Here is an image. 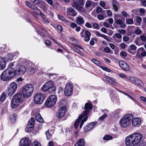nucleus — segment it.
Listing matches in <instances>:
<instances>
[{"label":"nucleus","instance_id":"f257e3e1","mask_svg":"<svg viewBox=\"0 0 146 146\" xmlns=\"http://www.w3.org/2000/svg\"><path fill=\"white\" fill-rule=\"evenodd\" d=\"M143 136L139 133H135L127 137L125 139V144L127 146H134L138 145L141 141Z\"/></svg>","mask_w":146,"mask_h":146},{"label":"nucleus","instance_id":"f03ea898","mask_svg":"<svg viewBox=\"0 0 146 146\" xmlns=\"http://www.w3.org/2000/svg\"><path fill=\"white\" fill-rule=\"evenodd\" d=\"M17 66V63L15 62H11L9 65V68L4 71L1 75V79L3 81L9 80L12 79L14 76L15 74L13 72L14 68L12 67Z\"/></svg>","mask_w":146,"mask_h":146},{"label":"nucleus","instance_id":"7ed1b4c3","mask_svg":"<svg viewBox=\"0 0 146 146\" xmlns=\"http://www.w3.org/2000/svg\"><path fill=\"white\" fill-rule=\"evenodd\" d=\"M92 108V104L90 102H87L85 104L84 107V109L85 110L82 113V115L84 118L82 119L81 122L80 128H81L84 122L87 120L88 116L87 115L89 114L90 110Z\"/></svg>","mask_w":146,"mask_h":146},{"label":"nucleus","instance_id":"20e7f679","mask_svg":"<svg viewBox=\"0 0 146 146\" xmlns=\"http://www.w3.org/2000/svg\"><path fill=\"white\" fill-rule=\"evenodd\" d=\"M133 115L128 114L125 115L119 121L121 126L122 127H126L129 126L131 124V120L132 119Z\"/></svg>","mask_w":146,"mask_h":146},{"label":"nucleus","instance_id":"39448f33","mask_svg":"<svg viewBox=\"0 0 146 146\" xmlns=\"http://www.w3.org/2000/svg\"><path fill=\"white\" fill-rule=\"evenodd\" d=\"M23 100V96L21 94H15L13 96L11 102V108H16L19 105V104Z\"/></svg>","mask_w":146,"mask_h":146},{"label":"nucleus","instance_id":"423d86ee","mask_svg":"<svg viewBox=\"0 0 146 146\" xmlns=\"http://www.w3.org/2000/svg\"><path fill=\"white\" fill-rule=\"evenodd\" d=\"M34 90L33 86L31 84H28L25 85L22 90V94L23 98H27L30 96Z\"/></svg>","mask_w":146,"mask_h":146},{"label":"nucleus","instance_id":"0eeeda50","mask_svg":"<svg viewBox=\"0 0 146 146\" xmlns=\"http://www.w3.org/2000/svg\"><path fill=\"white\" fill-rule=\"evenodd\" d=\"M41 89L44 92L48 91L50 93H54L56 90V88L54 85L53 82L50 80L45 83Z\"/></svg>","mask_w":146,"mask_h":146},{"label":"nucleus","instance_id":"6e6552de","mask_svg":"<svg viewBox=\"0 0 146 146\" xmlns=\"http://www.w3.org/2000/svg\"><path fill=\"white\" fill-rule=\"evenodd\" d=\"M17 63V66L12 67L14 68V71H13L15 74V76L16 75H22L25 74L27 71L26 68L24 65L20 66V64L18 62H15Z\"/></svg>","mask_w":146,"mask_h":146},{"label":"nucleus","instance_id":"1a4fd4ad","mask_svg":"<svg viewBox=\"0 0 146 146\" xmlns=\"http://www.w3.org/2000/svg\"><path fill=\"white\" fill-rule=\"evenodd\" d=\"M57 100L56 96L54 95L50 96L45 102V105L48 108H51L55 105Z\"/></svg>","mask_w":146,"mask_h":146},{"label":"nucleus","instance_id":"9d476101","mask_svg":"<svg viewBox=\"0 0 146 146\" xmlns=\"http://www.w3.org/2000/svg\"><path fill=\"white\" fill-rule=\"evenodd\" d=\"M17 88V84L15 82H12L8 87L7 92L9 96L12 95L15 92Z\"/></svg>","mask_w":146,"mask_h":146},{"label":"nucleus","instance_id":"9b49d317","mask_svg":"<svg viewBox=\"0 0 146 146\" xmlns=\"http://www.w3.org/2000/svg\"><path fill=\"white\" fill-rule=\"evenodd\" d=\"M44 99V95L41 93L36 94L34 97L35 102L37 104H40L42 103Z\"/></svg>","mask_w":146,"mask_h":146},{"label":"nucleus","instance_id":"f8f14e48","mask_svg":"<svg viewBox=\"0 0 146 146\" xmlns=\"http://www.w3.org/2000/svg\"><path fill=\"white\" fill-rule=\"evenodd\" d=\"M73 87L70 84L68 83L66 86L64 93L66 96H70L72 93Z\"/></svg>","mask_w":146,"mask_h":146},{"label":"nucleus","instance_id":"ddd939ff","mask_svg":"<svg viewBox=\"0 0 146 146\" xmlns=\"http://www.w3.org/2000/svg\"><path fill=\"white\" fill-rule=\"evenodd\" d=\"M80 35L82 37H85L84 38V40L85 41L88 42L90 39V36L91 35L90 33L88 30H86L84 29H82L80 33Z\"/></svg>","mask_w":146,"mask_h":146},{"label":"nucleus","instance_id":"4468645a","mask_svg":"<svg viewBox=\"0 0 146 146\" xmlns=\"http://www.w3.org/2000/svg\"><path fill=\"white\" fill-rule=\"evenodd\" d=\"M66 109V108L65 106H63L60 108L57 111L56 113L57 117L59 118L62 117L65 113Z\"/></svg>","mask_w":146,"mask_h":146},{"label":"nucleus","instance_id":"2eb2a0df","mask_svg":"<svg viewBox=\"0 0 146 146\" xmlns=\"http://www.w3.org/2000/svg\"><path fill=\"white\" fill-rule=\"evenodd\" d=\"M35 122V119L33 118H31L30 120L27 123L25 129V131L27 132H29L33 129V127L34 125Z\"/></svg>","mask_w":146,"mask_h":146},{"label":"nucleus","instance_id":"dca6fc26","mask_svg":"<svg viewBox=\"0 0 146 146\" xmlns=\"http://www.w3.org/2000/svg\"><path fill=\"white\" fill-rule=\"evenodd\" d=\"M129 78L133 84L138 86L140 87L143 85L142 82L135 77L131 76Z\"/></svg>","mask_w":146,"mask_h":146},{"label":"nucleus","instance_id":"f3484780","mask_svg":"<svg viewBox=\"0 0 146 146\" xmlns=\"http://www.w3.org/2000/svg\"><path fill=\"white\" fill-rule=\"evenodd\" d=\"M72 6L79 12L84 11L83 7L80 5L78 0H73V2L72 3Z\"/></svg>","mask_w":146,"mask_h":146},{"label":"nucleus","instance_id":"a211bd4d","mask_svg":"<svg viewBox=\"0 0 146 146\" xmlns=\"http://www.w3.org/2000/svg\"><path fill=\"white\" fill-rule=\"evenodd\" d=\"M31 142L29 139L27 138H24L20 141L19 142L20 146H30Z\"/></svg>","mask_w":146,"mask_h":146},{"label":"nucleus","instance_id":"6ab92c4d","mask_svg":"<svg viewBox=\"0 0 146 146\" xmlns=\"http://www.w3.org/2000/svg\"><path fill=\"white\" fill-rule=\"evenodd\" d=\"M146 56V52L143 47L138 48L135 55L136 57L140 58L141 57H144Z\"/></svg>","mask_w":146,"mask_h":146},{"label":"nucleus","instance_id":"aec40b11","mask_svg":"<svg viewBox=\"0 0 146 146\" xmlns=\"http://www.w3.org/2000/svg\"><path fill=\"white\" fill-rule=\"evenodd\" d=\"M131 120L132 125L135 127H139L141 124V119L138 117H133Z\"/></svg>","mask_w":146,"mask_h":146},{"label":"nucleus","instance_id":"412c9836","mask_svg":"<svg viewBox=\"0 0 146 146\" xmlns=\"http://www.w3.org/2000/svg\"><path fill=\"white\" fill-rule=\"evenodd\" d=\"M66 12L68 15L72 17L76 16L77 14V13L75 9L71 7L67 8Z\"/></svg>","mask_w":146,"mask_h":146},{"label":"nucleus","instance_id":"4be33fe9","mask_svg":"<svg viewBox=\"0 0 146 146\" xmlns=\"http://www.w3.org/2000/svg\"><path fill=\"white\" fill-rule=\"evenodd\" d=\"M119 66L124 70L127 71L129 70V65L123 61H120L119 62Z\"/></svg>","mask_w":146,"mask_h":146},{"label":"nucleus","instance_id":"5701e85b","mask_svg":"<svg viewBox=\"0 0 146 146\" xmlns=\"http://www.w3.org/2000/svg\"><path fill=\"white\" fill-rule=\"evenodd\" d=\"M97 124V122H94L90 123L84 129V131L87 132L90 129L93 128Z\"/></svg>","mask_w":146,"mask_h":146},{"label":"nucleus","instance_id":"b1692460","mask_svg":"<svg viewBox=\"0 0 146 146\" xmlns=\"http://www.w3.org/2000/svg\"><path fill=\"white\" fill-rule=\"evenodd\" d=\"M6 66V62L5 59L0 57V70H3L5 68Z\"/></svg>","mask_w":146,"mask_h":146},{"label":"nucleus","instance_id":"393cba45","mask_svg":"<svg viewBox=\"0 0 146 146\" xmlns=\"http://www.w3.org/2000/svg\"><path fill=\"white\" fill-rule=\"evenodd\" d=\"M76 23L79 25L82 26L84 24V20L82 17L78 16L76 18Z\"/></svg>","mask_w":146,"mask_h":146},{"label":"nucleus","instance_id":"a878e982","mask_svg":"<svg viewBox=\"0 0 146 146\" xmlns=\"http://www.w3.org/2000/svg\"><path fill=\"white\" fill-rule=\"evenodd\" d=\"M13 55L11 54H8L5 57L4 59L5 61H11L13 58Z\"/></svg>","mask_w":146,"mask_h":146},{"label":"nucleus","instance_id":"bb28decb","mask_svg":"<svg viewBox=\"0 0 146 146\" xmlns=\"http://www.w3.org/2000/svg\"><path fill=\"white\" fill-rule=\"evenodd\" d=\"M83 118H84V117H83L82 116V114H81L79 117L78 119L75 122L74 125L75 128L76 129H77L78 128L81 120Z\"/></svg>","mask_w":146,"mask_h":146},{"label":"nucleus","instance_id":"cd10ccee","mask_svg":"<svg viewBox=\"0 0 146 146\" xmlns=\"http://www.w3.org/2000/svg\"><path fill=\"white\" fill-rule=\"evenodd\" d=\"M112 4L114 9L115 11H117L119 8L118 3L115 0H113Z\"/></svg>","mask_w":146,"mask_h":146},{"label":"nucleus","instance_id":"c85d7f7f","mask_svg":"<svg viewBox=\"0 0 146 146\" xmlns=\"http://www.w3.org/2000/svg\"><path fill=\"white\" fill-rule=\"evenodd\" d=\"M106 80L108 82L113 86H115L116 84L114 79L111 77H108L107 78Z\"/></svg>","mask_w":146,"mask_h":146},{"label":"nucleus","instance_id":"c756f323","mask_svg":"<svg viewBox=\"0 0 146 146\" xmlns=\"http://www.w3.org/2000/svg\"><path fill=\"white\" fill-rule=\"evenodd\" d=\"M85 143L82 139H79L74 146H84Z\"/></svg>","mask_w":146,"mask_h":146},{"label":"nucleus","instance_id":"7c9ffc66","mask_svg":"<svg viewBox=\"0 0 146 146\" xmlns=\"http://www.w3.org/2000/svg\"><path fill=\"white\" fill-rule=\"evenodd\" d=\"M36 120L39 122L42 123L44 120L41 115L39 113H37L35 117Z\"/></svg>","mask_w":146,"mask_h":146},{"label":"nucleus","instance_id":"2f4dec72","mask_svg":"<svg viewBox=\"0 0 146 146\" xmlns=\"http://www.w3.org/2000/svg\"><path fill=\"white\" fill-rule=\"evenodd\" d=\"M121 111L122 110L121 109H119L116 110L114 112V117L116 118H119L121 114Z\"/></svg>","mask_w":146,"mask_h":146},{"label":"nucleus","instance_id":"473e14b6","mask_svg":"<svg viewBox=\"0 0 146 146\" xmlns=\"http://www.w3.org/2000/svg\"><path fill=\"white\" fill-rule=\"evenodd\" d=\"M17 115L16 114H14L11 115L10 117V121L11 123H14L16 121Z\"/></svg>","mask_w":146,"mask_h":146},{"label":"nucleus","instance_id":"72a5a7b5","mask_svg":"<svg viewBox=\"0 0 146 146\" xmlns=\"http://www.w3.org/2000/svg\"><path fill=\"white\" fill-rule=\"evenodd\" d=\"M58 17L60 20L66 23H68L70 22V21L65 19L64 17L59 15H58Z\"/></svg>","mask_w":146,"mask_h":146},{"label":"nucleus","instance_id":"f704fd0d","mask_svg":"<svg viewBox=\"0 0 146 146\" xmlns=\"http://www.w3.org/2000/svg\"><path fill=\"white\" fill-rule=\"evenodd\" d=\"M31 3L33 4L37 5L42 2V0H30Z\"/></svg>","mask_w":146,"mask_h":146},{"label":"nucleus","instance_id":"c9c22d12","mask_svg":"<svg viewBox=\"0 0 146 146\" xmlns=\"http://www.w3.org/2000/svg\"><path fill=\"white\" fill-rule=\"evenodd\" d=\"M6 94L4 92H3L1 94V96L0 98V100L1 101H4L6 99Z\"/></svg>","mask_w":146,"mask_h":146},{"label":"nucleus","instance_id":"e433bc0d","mask_svg":"<svg viewBox=\"0 0 146 146\" xmlns=\"http://www.w3.org/2000/svg\"><path fill=\"white\" fill-rule=\"evenodd\" d=\"M112 139V137L110 135H106L103 138V139L106 140H109Z\"/></svg>","mask_w":146,"mask_h":146},{"label":"nucleus","instance_id":"4c0bfd02","mask_svg":"<svg viewBox=\"0 0 146 146\" xmlns=\"http://www.w3.org/2000/svg\"><path fill=\"white\" fill-rule=\"evenodd\" d=\"M104 52L106 53H112L113 51H112L108 47H106L104 48Z\"/></svg>","mask_w":146,"mask_h":146},{"label":"nucleus","instance_id":"58836bf2","mask_svg":"<svg viewBox=\"0 0 146 146\" xmlns=\"http://www.w3.org/2000/svg\"><path fill=\"white\" fill-rule=\"evenodd\" d=\"M100 68L103 70L108 72H110L111 71V69L106 67L103 66H101Z\"/></svg>","mask_w":146,"mask_h":146},{"label":"nucleus","instance_id":"ea45409f","mask_svg":"<svg viewBox=\"0 0 146 146\" xmlns=\"http://www.w3.org/2000/svg\"><path fill=\"white\" fill-rule=\"evenodd\" d=\"M113 38H122V36L119 33H117L114 34L113 36Z\"/></svg>","mask_w":146,"mask_h":146},{"label":"nucleus","instance_id":"a19ab883","mask_svg":"<svg viewBox=\"0 0 146 146\" xmlns=\"http://www.w3.org/2000/svg\"><path fill=\"white\" fill-rule=\"evenodd\" d=\"M93 27L94 29L98 30L100 29V27L98 24L96 23H94L93 25Z\"/></svg>","mask_w":146,"mask_h":146},{"label":"nucleus","instance_id":"79ce46f5","mask_svg":"<svg viewBox=\"0 0 146 146\" xmlns=\"http://www.w3.org/2000/svg\"><path fill=\"white\" fill-rule=\"evenodd\" d=\"M32 146H41L40 143L38 141H34L32 144Z\"/></svg>","mask_w":146,"mask_h":146},{"label":"nucleus","instance_id":"37998d69","mask_svg":"<svg viewBox=\"0 0 146 146\" xmlns=\"http://www.w3.org/2000/svg\"><path fill=\"white\" fill-rule=\"evenodd\" d=\"M92 61L98 66H99L100 64V63L99 61L94 59H92Z\"/></svg>","mask_w":146,"mask_h":146},{"label":"nucleus","instance_id":"c03bdc74","mask_svg":"<svg viewBox=\"0 0 146 146\" xmlns=\"http://www.w3.org/2000/svg\"><path fill=\"white\" fill-rule=\"evenodd\" d=\"M135 34L137 35H139L141 33V31L138 28L135 30Z\"/></svg>","mask_w":146,"mask_h":146},{"label":"nucleus","instance_id":"a18cd8bd","mask_svg":"<svg viewBox=\"0 0 146 146\" xmlns=\"http://www.w3.org/2000/svg\"><path fill=\"white\" fill-rule=\"evenodd\" d=\"M126 23L128 24H132L133 23V21L131 19H128L126 20Z\"/></svg>","mask_w":146,"mask_h":146},{"label":"nucleus","instance_id":"49530a36","mask_svg":"<svg viewBox=\"0 0 146 146\" xmlns=\"http://www.w3.org/2000/svg\"><path fill=\"white\" fill-rule=\"evenodd\" d=\"M136 21L138 23H140L141 21V18L139 16H137L135 17Z\"/></svg>","mask_w":146,"mask_h":146},{"label":"nucleus","instance_id":"de8ad7c7","mask_svg":"<svg viewBox=\"0 0 146 146\" xmlns=\"http://www.w3.org/2000/svg\"><path fill=\"white\" fill-rule=\"evenodd\" d=\"M97 18L100 20H103L104 19V15L102 14H99L98 15Z\"/></svg>","mask_w":146,"mask_h":146},{"label":"nucleus","instance_id":"09e8293b","mask_svg":"<svg viewBox=\"0 0 146 146\" xmlns=\"http://www.w3.org/2000/svg\"><path fill=\"white\" fill-rule=\"evenodd\" d=\"M140 38L141 40L145 41L146 40V36L144 35H141L140 36Z\"/></svg>","mask_w":146,"mask_h":146},{"label":"nucleus","instance_id":"8fccbe9b","mask_svg":"<svg viewBox=\"0 0 146 146\" xmlns=\"http://www.w3.org/2000/svg\"><path fill=\"white\" fill-rule=\"evenodd\" d=\"M57 29L58 31H60L61 32L63 30V28L60 25H58L57 26Z\"/></svg>","mask_w":146,"mask_h":146},{"label":"nucleus","instance_id":"3c124183","mask_svg":"<svg viewBox=\"0 0 146 146\" xmlns=\"http://www.w3.org/2000/svg\"><path fill=\"white\" fill-rule=\"evenodd\" d=\"M102 37L104 38L109 42H110L111 41V39L109 37L105 35H104L103 36H102Z\"/></svg>","mask_w":146,"mask_h":146},{"label":"nucleus","instance_id":"603ef678","mask_svg":"<svg viewBox=\"0 0 146 146\" xmlns=\"http://www.w3.org/2000/svg\"><path fill=\"white\" fill-rule=\"evenodd\" d=\"M69 23H71V27L72 29L75 28L77 26V24L74 22H71L70 21V22Z\"/></svg>","mask_w":146,"mask_h":146},{"label":"nucleus","instance_id":"864d4df0","mask_svg":"<svg viewBox=\"0 0 146 146\" xmlns=\"http://www.w3.org/2000/svg\"><path fill=\"white\" fill-rule=\"evenodd\" d=\"M107 116V114L106 113H105L104 114H103L100 117L99 119L100 120H103L105 119Z\"/></svg>","mask_w":146,"mask_h":146},{"label":"nucleus","instance_id":"5fc2aeb1","mask_svg":"<svg viewBox=\"0 0 146 146\" xmlns=\"http://www.w3.org/2000/svg\"><path fill=\"white\" fill-rule=\"evenodd\" d=\"M127 46V45L126 44L123 43H122L120 45V47L123 49L125 48Z\"/></svg>","mask_w":146,"mask_h":146},{"label":"nucleus","instance_id":"6e6d98bb","mask_svg":"<svg viewBox=\"0 0 146 146\" xmlns=\"http://www.w3.org/2000/svg\"><path fill=\"white\" fill-rule=\"evenodd\" d=\"M139 12L142 15L143 14L145 13V10L143 8H140L139 10Z\"/></svg>","mask_w":146,"mask_h":146},{"label":"nucleus","instance_id":"4d7b16f0","mask_svg":"<svg viewBox=\"0 0 146 146\" xmlns=\"http://www.w3.org/2000/svg\"><path fill=\"white\" fill-rule=\"evenodd\" d=\"M95 34L96 36L98 37H102L103 36V34H100L99 32L96 31L95 32Z\"/></svg>","mask_w":146,"mask_h":146},{"label":"nucleus","instance_id":"13d9d810","mask_svg":"<svg viewBox=\"0 0 146 146\" xmlns=\"http://www.w3.org/2000/svg\"><path fill=\"white\" fill-rule=\"evenodd\" d=\"M102 8L100 7H98L97 8L96 10V12L97 13H100L102 12Z\"/></svg>","mask_w":146,"mask_h":146},{"label":"nucleus","instance_id":"bf43d9fd","mask_svg":"<svg viewBox=\"0 0 146 146\" xmlns=\"http://www.w3.org/2000/svg\"><path fill=\"white\" fill-rule=\"evenodd\" d=\"M91 3L90 1H87L85 4L86 7H89L91 5Z\"/></svg>","mask_w":146,"mask_h":146},{"label":"nucleus","instance_id":"052dcab7","mask_svg":"<svg viewBox=\"0 0 146 146\" xmlns=\"http://www.w3.org/2000/svg\"><path fill=\"white\" fill-rule=\"evenodd\" d=\"M85 26L89 28H91L92 27V25L89 23L87 22L85 24Z\"/></svg>","mask_w":146,"mask_h":146},{"label":"nucleus","instance_id":"680f3d73","mask_svg":"<svg viewBox=\"0 0 146 146\" xmlns=\"http://www.w3.org/2000/svg\"><path fill=\"white\" fill-rule=\"evenodd\" d=\"M46 135L47 138L48 139V138L52 136V134L51 133H50V132L48 131H47L46 132Z\"/></svg>","mask_w":146,"mask_h":146},{"label":"nucleus","instance_id":"e2e57ef3","mask_svg":"<svg viewBox=\"0 0 146 146\" xmlns=\"http://www.w3.org/2000/svg\"><path fill=\"white\" fill-rule=\"evenodd\" d=\"M124 94L125 95L127 96V97H128L129 98H130L133 101L135 102V99L132 97L130 96L129 94H127V93L124 92Z\"/></svg>","mask_w":146,"mask_h":146},{"label":"nucleus","instance_id":"0e129e2a","mask_svg":"<svg viewBox=\"0 0 146 146\" xmlns=\"http://www.w3.org/2000/svg\"><path fill=\"white\" fill-rule=\"evenodd\" d=\"M129 37L128 36H125L123 38V40L124 41H127L129 39Z\"/></svg>","mask_w":146,"mask_h":146},{"label":"nucleus","instance_id":"69168bd1","mask_svg":"<svg viewBox=\"0 0 146 146\" xmlns=\"http://www.w3.org/2000/svg\"><path fill=\"white\" fill-rule=\"evenodd\" d=\"M114 39V40L117 42L119 43L121 42V39L118 38H113Z\"/></svg>","mask_w":146,"mask_h":146},{"label":"nucleus","instance_id":"338daca9","mask_svg":"<svg viewBox=\"0 0 146 146\" xmlns=\"http://www.w3.org/2000/svg\"><path fill=\"white\" fill-rule=\"evenodd\" d=\"M130 47L131 49L133 50H135L137 48L136 46L134 44L131 45H130Z\"/></svg>","mask_w":146,"mask_h":146},{"label":"nucleus","instance_id":"774afa93","mask_svg":"<svg viewBox=\"0 0 146 146\" xmlns=\"http://www.w3.org/2000/svg\"><path fill=\"white\" fill-rule=\"evenodd\" d=\"M120 55L121 57H125L127 55V53L125 52H122L121 53Z\"/></svg>","mask_w":146,"mask_h":146}]
</instances>
